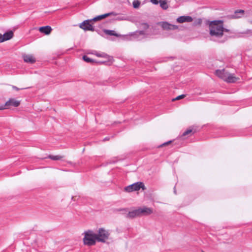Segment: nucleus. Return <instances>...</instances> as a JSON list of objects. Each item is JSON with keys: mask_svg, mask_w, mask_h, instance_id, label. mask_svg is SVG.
<instances>
[{"mask_svg": "<svg viewBox=\"0 0 252 252\" xmlns=\"http://www.w3.org/2000/svg\"><path fill=\"white\" fill-rule=\"evenodd\" d=\"M223 21L222 20H214L209 25L210 34L212 36L220 37L223 35Z\"/></svg>", "mask_w": 252, "mask_h": 252, "instance_id": "1", "label": "nucleus"}, {"mask_svg": "<svg viewBox=\"0 0 252 252\" xmlns=\"http://www.w3.org/2000/svg\"><path fill=\"white\" fill-rule=\"evenodd\" d=\"M244 129H228L225 127H220L218 129V134L215 137L235 136L244 135Z\"/></svg>", "mask_w": 252, "mask_h": 252, "instance_id": "2", "label": "nucleus"}, {"mask_svg": "<svg viewBox=\"0 0 252 252\" xmlns=\"http://www.w3.org/2000/svg\"><path fill=\"white\" fill-rule=\"evenodd\" d=\"M82 235H84L83 243L86 246H94L97 242L96 233H94L92 230H87L84 231Z\"/></svg>", "mask_w": 252, "mask_h": 252, "instance_id": "3", "label": "nucleus"}, {"mask_svg": "<svg viewBox=\"0 0 252 252\" xmlns=\"http://www.w3.org/2000/svg\"><path fill=\"white\" fill-rule=\"evenodd\" d=\"M96 234L97 242L108 244V240L112 241L110 238V231L103 227L98 228Z\"/></svg>", "mask_w": 252, "mask_h": 252, "instance_id": "4", "label": "nucleus"}, {"mask_svg": "<svg viewBox=\"0 0 252 252\" xmlns=\"http://www.w3.org/2000/svg\"><path fill=\"white\" fill-rule=\"evenodd\" d=\"M145 38H147V37L146 36V32L144 30L136 31L130 33V35H123V39L126 40H135L139 41Z\"/></svg>", "mask_w": 252, "mask_h": 252, "instance_id": "5", "label": "nucleus"}, {"mask_svg": "<svg viewBox=\"0 0 252 252\" xmlns=\"http://www.w3.org/2000/svg\"><path fill=\"white\" fill-rule=\"evenodd\" d=\"M143 190L146 189L144 184L142 182H137L125 188V190L128 192H132L133 191H138L140 189Z\"/></svg>", "mask_w": 252, "mask_h": 252, "instance_id": "6", "label": "nucleus"}, {"mask_svg": "<svg viewBox=\"0 0 252 252\" xmlns=\"http://www.w3.org/2000/svg\"><path fill=\"white\" fill-rule=\"evenodd\" d=\"M158 23L156 25H152L149 29L146 32V36L147 38H155L157 35L160 34V30L158 26Z\"/></svg>", "mask_w": 252, "mask_h": 252, "instance_id": "7", "label": "nucleus"}, {"mask_svg": "<svg viewBox=\"0 0 252 252\" xmlns=\"http://www.w3.org/2000/svg\"><path fill=\"white\" fill-rule=\"evenodd\" d=\"M92 21H93L92 19L86 20L80 24L79 27L85 31L94 32V28L90 24Z\"/></svg>", "mask_w": 252, "mask_h": 252, "instance_id": "8", "label": "nucleus"}, {"mask_svg": "<svg viewBox=\"0 0 252 252\" xmlns=\"http://www.w3.org/2000/svg\"><path fill=\"white\" fill-rule=\"evenodd\" d=\"M160 24L163 30H179V26L169 23L167 22H161L158 23Z\"/></svg>", "mask_w": 252, "mask_h": 252, "instance_id": "9", "label": "nucleus"}, {"mask_svg": "<svg viewBox=\"0 0 252 252\" xmlns=\"http://www.w3.org/2000/svg\"><path fill=\"white\" fill-rule=\"evenodd\" d=\"M20 102L19 101L15 100L14 98H10L7 101H6L4 104L5 109H8L10 106H13L15 107L19 106Z\"/></svg>", "mask_w": 252, "mask_h": 252, "instance_id": "10", "label": "nucleus"}, {"mask_svg": "<svg viewBox=\"0 0 252 252\" xmlns=\"http://www.w3.org/2000/svg\"><path fill=\"white\" fill-rule=\"evenodd\" d=\"M140 216H147L153 213V210L150 208L144 206L143 207H139Z\"/></svg>", "mask_w": 252, "mask_h": 252, "instance_id": "11", "label": "nucleus"}, {"mask_svg": "<svg viewBox=\"0 0 252 252\" xmlns=\"http://www.w3.org/2000/svg\"><path fill=\"white\" fill-rule=\"evenodd\" d=\"M118 14V13H116L115 12H109V13H105L104 14L98 15V16L94 17V18L92 19V20L93 21H94V22H95V21H97L100 20H101L102 19H104L105 18H106V17H107L109 16H110V15L116 16Z\"/></svg>", "mask_w": 252, "mask_h": 252, "instance_id": "12", "label": "nucleus"}, {"mask_svg": "<svg viewBox=\"0 0 252 252\" xmlns=\"http://www.w3.org/2000/svg\"><path fill=\"white\" fill-rule=\"evenodd\" d=\"M193 21V18L190 16H181L177 18L176 21L179 23H183L185 22H191Z\"/></svg>", "mask_w": 252, "mask_h": 252, "instance_id": "13", "label": "nucleus"}, {"mask_svg": "<svg viewBox=\"0 0 252 252\" xmlns=\"http://www.w3.org/2000/svg\"><path fill=\"white\" fill-rule=\"evenodd\" d=\"M23 59L25 63L32 64L36 62V59L32 55L24 54L23 55Z\"/></svg>", "mask_w": 252, "mask_h": 252, "instance_id": "14", "label": "nucleus"}, {"mask_svg": "<svg viewBox=\"0 0 252 252\" xmlns=\"http://www.w3.org/2000/svg\"><path fill=\"white\" fill-rule=\"evenodd\" d=\"M137 27L142 30H144L145 32H147L150 28L149 25L146 22H144L143 21H140L137 22Z\"/></svg>", "mask_w": 252, "mask_h": 252, "instance_id": "15", "label": "nucleus"}, {"mask_svg": "<svg viewBox=\"0 0 252 252\" xmlns=\"http://www.w3.org/2000/svg\"><path fill=\"white\" fill-rule=\"evenodd\" d=\"M38 30L41 33L48 35L51 33L52 29L50 26H45L39 27Z\"/></svg>", "mask_w": 252, "mask_h": 252, "instance_id": "16", "label": "nucleus"}, {"mask_svg": "<svg viewBox=\"0 0 252 252\" xmlns=\"http://www.w3.org/2000/svg\"><path fill=\"white\" fill-rule=\"evenodd\" d=\"M128 218L133 219L137 217H140L139 209L132 210L129 211L126 215Z\"/></svg>", "mask_w": 252, "mask_h": 252, "instance_id": "17", "label": "nucleus"}, {"mask_svg": "<svg viewBox=\"0 0 252 252\" xmlns=\"http://www.w3.org/2000/svg\"><path fill=\"white\" fill-rule=\"evenodd\" d=\"M13 36V32L12 31L5 32L3 35H2L3 42L10 40Z\"/></svg>", "mask_w": 252, "mask_h": 252, "instance_id": "18", "label": "nucleus"}, {"mask_svg": "<svg viewBox=\"0 0 252 252\" xmlns=\"http://www.w3.org/2000/svg\"><path fill=\"white\" fill-rule=\"evenodd\" d=\"M103 31L105 34L109 35L115 36L116 37H120L122 36L121 34L116 33L114 30L104 29Z\"/></svg>", "mask_w": 252, "mask_h": 252, "instance_id": "19", "label": "nucleus"}, {"mask_svg": "<svg viewBox=\"0 0 252 252\" xmlns=\"http://www.w3.org/2000/svg\"><path fill=\"white\" fill-rule=\"evenodd\" d=\"M95 55H96L97 57H102V58H105L107 60H108L109 62H111L112 61H113V58L112 57L104 53H95Z\"/></svg>", "mask_w": 252, "mask_h": 252, "instance_id": "20", "label": "nucleus"}, {"mask_svg": "<svg viewBox=\"0 0 252 252\" xmlns=\"http://www.w3.org/2000/svg\"><path fill=\"white\" fill-rule=\"evenodd\" d=\"M238 80L233 74H229L226 79V81L228 83H235Z\"/></svg>", "mask_w": 252, "mask_h": 252, "instance_id": "21", "label": "nucleus"}, {"mask_svg": "<svg viewBox=\"0 0 252 252\" xmlns=\"http://www.w3.org/2000/svg\"><path fill=\"white\" fill-rule=\"evenodd\" d=\"M159 3L160 4V6L163 10H166L168 8V5L167 4V0H160Z\"/></svg>", "mask_w": 252, "mask_h": 252, "instance_id": "22", "label": "nucleus"}, {"mask_svg": "<svg viewBox=\"0 0 252 252\" xmlns=\"http://www.w3.org/2000/svg\"><path fill=\"white\" fill-rule=\"evenodd\" d=\"M63 158V156H61L59 155L54 156V155H50L47 157H45V158H42V159H45L47 158H49L53 160H58L61 159Z\"/></svg>", "mask_w": 252, "mask_h": 252, "instance_id": "23", "label": "nucleus"}, {"mask_svg": "<svg viewBox=\"0 0 252 252\" xmlns=\"http://www.w3.org/2000/svg\"><path fill=\"white\" fill-rule=\"evenodd\" d=\"M192 132V130L191 129H188L183 132L181 135H180L178 137L179 138H184V137L190 134Z\"/></svg>", "mask_w": 252, "mask_h": 252, "instance_id": "24", "label": "nucleus"}, {"mask_svg": "<svg viewBox=\"0 0 252 252\" xmlns=\"http://www.w3.org/2000/svg\"><path fill=\"white\" fill-rule=\"evenodd\" d=\"M82 59L84 61H85V62L88 63H94L95 62V60L89 58L87 55H84L82 57Z\"/></svg>", "mask_w": 252, "mask_h": 252, "instance_id": "25", "label": "nucleus"}, {"mask_svg": "<svg viewBox=\"0 0 252 252\" xmlns=\"http://www.w3.org/2000/svg\"><path fill=\"white\" fill-rule=\"evenodd\" d=\"M244 12L245 11L243 10H241V9L237 10L235 11L234 15H233V17L235 18H240L241 17V16L239 15L238 14L243 15V14H244Z\"/></svg>", "mask_w": 252, "mask_h": 252, "instance_id": "26", "label": "nucleus"}, {"mask_svg": "<svg viewBox=\"0 0 252 252\" xmlns=\"http://www.w3.org/2000/svg\"><path fill=\"white\" fill-rule=\"evenodd\" d=\"M140 4V1L139 0H134L132 2V5L134 8H138Z\"/></svg>", "mask_w": 252, "mask_h": 252, "instance_id": "27", "label": "nucleus"}, {"mask_svg": "<svg viewBox=\"0 0 252 252\" xmlns=\"http://www.w3.org/2000/svg\"><path fill=\"white\" fill-rule=\"evenodd\" d=\"M224 72V69H223L222 70L217 69L216 71V74L219 77L222 78V75L223 74Z\"/></svg>", "mask_w": 252, "mask_h": 252, "instance_id": "28", "label": "nucleus"}, {"mask_svg": "<svg viewBox=\"0 0 252 252\" xmlns=\"http://www.w3.org/2000/svg\"><path fill=\"white\" fill-rule=\"evenodd\" d=\"M113 61L111 62H109L107 60V61H95V63H97L98 64H110V63H112Z\"/></svg>", "mask_w": 252, "mask_h": 252, "instance_id": "29", "label": "nucleus"}, {"mask_svg": "<svg viewBox=\"0 0 252 252\" xmlns=\"http://www.w3.org/2000/svg\"><path fill=\"white\" fill-rule=\"evenodd\" d=\"M242 34H247L248 36H252V29H247L241 32Z\"/></svg>", "mask_w": 252, "mask_h": 252, "instance_id": "30", "label": "nucleus"}, {"mask_svg": "<svg viewBox=\"0 0 252 252\" xmlns=\"http://www.w3.org/2000/svg\"><path fill=\"white\" fill-rule=\"evenodd\" d=\"M115 20H118V21L126 20H127V18L126 16H125L120 15V16L116 17Z\"/></svg>", "mask_w": 252, "mask_h": 252, "instance_id": "31", "label": "nucleus"}, {"mask_svg": "<svg viewBox=\"0 0 252 252\" xmlns=\"http://www.w3.org/2000/svg\"><path fill=\"white\" fill-rule=\"evenodd\" d=\"M185 96H186V94H182L181 95H178V96H177L176 97H175L174 98H173L172 101H175L177 100H179V99L184 98Z\"/></svg>", "mask_w": 252, "mask_h": 252, "instance_id": "32", "label": "nucleus"}, {"mask_svg": "<svg viewBox=\"0 0 252 252\" xmlns=\"http://www.w3.org/2000/svg\"><path fill=\"white\" fill-rule=\"evenodd\" d=\"M12 88L14 89V90H15L16 91H19L20 90H23V89H29L30 88V87H27V88H21V89H20L18 87H17L16 86H12Z\"/></svg>", "mask_w": 252, "mask_h": 252, "instance_id": "33", "label": "nucleus"}, {"mask_svg": "<svg viewBox=\"0 0 252 252\" xmlns=\"http://www.w3.org/2000/svg\"><path fill=\"white\" fill-rule=\"evenodd\" d=\"M150 2L153 4L157 5L159 3L160 0H150Z\"/></svg>", "mask_w": 252, "mask_h": 252, "instance_id": "34", "label": "nucleus"}, {"mask_svg": "<svg viewBox=\"0 0 252 252\" xmlns=\"http://www.w3.org/2000/svg\"><path fill=\"white\" fill-rule=\"evenodd\" d=\"M172 142V140H170L169 141H167L166 142L163 143L162 145H160L159 147H162V146H164V145H167L171 143Z\"/></svg>", "mask_w": 252, "mask_h": 252, "instance_id": "35", "label": "nucleus"}, {"mask_svg": "<svg viewBox=\"0 0 252 252\" xmlns=\"http://www.w3.org/2000/svg\"><path fill=\"white\" fill-rule=\"evenodd\" d=\"M110 139V137H109V136H107V137H105V138L103 139V141H108Z\"/></svg>", "mask_w": 252, "mask_h": 252, "instance_id": "36", "label": "nucleus"}, {"mask_svg": "<svg viewBox=\"0 0 252 252\" xmlns=\"http://www.w3.org/2000/svg\"><path fill=\"white\" fill-rule=\"evenodd\" d=\"M5 109V107L4 106V104L0 105V110H2Z\"/></svg>", "mask_w": 252, "mask_h": 252, "instance_id": "37", "label": "nucleus"}, {"mask_svg": "<svg viewBox=\"0 0 252 252\" xmlns=\"http://www.w3.org/2000/svg\"><path fill=\"white\" fill-rule=\"evenodd\" d=\"M229 30H228L227 29H225L224 28V29H223V32H229Z\"/></svg>", "mask_w": 252, "mask_h": 252, "instance_id": "38", "label": "nucleus"}, {"mask_svg": "<svg viewBox=\"0 0 252 252\" xmlns=\"http://www.w3.org/2000/svg\"><path fill=\"white\" fill-rule=\"evenodd\" d=\"M3 42L2 38V34L0 33V43H1Z\"/></svg>", "mask_w": 252, "mask_h": 252, "instance_id": "39", "label": "nucleus"}, {"mask_svg": "<svg viewBox=\"0 0 252 252\" xmlns=\"http://www.w3.org/2000/svg\"><path fill=\"white\" fill-rule=\"evenodd\" d=\"M95 53H98L96 51H93L92 52V54H94L95 55Z\"/></svg>", "mask_w": 252, "mask_h": 252, "instance_id": "40", "label": "nucleus"}, {"mask_svg": "<svg viewBox=\"0 0 252 252\" xmlns=\"http://www.w3.org/2000/svg\"><path fill=\"white\" fill-rule=\"evenodd\" d=\"M174 192L175 194H176V190L175 189V187H174Z\"/></svg>", "mask_w": 252, "mask_h": 252, "instance_id": "41", "label": "nucleus"}, {"mask_svg": "<svg viewBox=\"0 0 252 252\" xmlns=\"http://www.w3.org/2000/svg\"><path fill=\"white\" fill-rule=\"evenodd\" d=\"M250 23L252 24V20L250 21Z\"/></svg>", "mask_w": 252, "mask_h": 252, "instance_id": "42", "label": "nucleus"}, {"mask_svg": "<svg viewBox=\"0 0 252 252\" xmlns=\"http://www.w3.org/2000/svg\"><path fill=\"white\" fill-rule=\"evenodd\" d=\"M169 58L172 59L173 57H169Z\"/></svg>", "mask_w": 252, "mask_h": 252, "instance_id": "43", "label": "nucleus"}, {"mask_svg": "<svg viewBox=\"0 0 252 252\" xmlns=\"http://www.w3.org/2000/svg\"><path fill=\"white\" fill-rule=\"evenodd\" d=\"M202 252H204V251H202Z\"/></svg>", "mask_w": 252, "mask_h": 252, "instance_id": "44", "label": "nucleus"}]
</instances>
